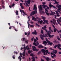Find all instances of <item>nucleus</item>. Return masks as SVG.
Segmentation results:
<instances>
[{"instance_id": "nucleus-8", "label": "nucleus", "mask_w": 61, "mask_h": 61, "mask_svg": "<svg viewBox=\"0 0 61 61\" xmlns=\"http://www.w3.org/2000/svg\"><path fill=\"white\" fill-rule=\"evenodd\" d=\"M56 30H57V32H58V33H61V30L60 31H59L58 30H57V29L56 28H55L54 29V32L56 33Z\"/></svg>"}, {"instance_id": "nucleus-61", "label": "nucleus", "mask_w": 61, "mask_h": 61, "mask_svg": "<svg viewBox=\"0 0 61 61\" xmlns=\"http://www.w3.org/2000/svg\"><path fill=\"white\" fill-rule=\"evenodd\" d=\"M25 35H27V33L26 32H25Z\"/></svg>"}, {"instance_id": "nucleus-28", "label": "nucleus", "mask_w": 61, "mask_h": 61, "mask_svg": "<svg viewBox=\"0 0 61 61\" xmlns=\"http://www.w3.org/2000/svg\"><path fill=\"white\" fill-rule=\"evenodd\" d=\"M22 3H20V6L22 8V9H24V7L22 6Z\"/></svg>"}, {"instance_id": "nucleus-10", "label": "nucleus", "mask_w": 61, "mask_h": 61, "mask_svg": "<svg viewBox=\"0 0 61 61\" xmlns=\"http://www.w3.org/2000/svg\"><path fill=\"white\" fill-rule=\"evenodd\" d=\"M21 40L22 41H25V43H26V44H28V41L27 40L25 41V38H22L21 39Z\"/></svg>"}, {"instance_id": "nucleus-55", "label": "nucleus", "mask_w": 61, "mask_h": 61, "mask_svg": "<svg viewBox=\"0 0 61 61\" xmlns=\"http://www.w3.org/2000/svg\"><path fill=\"white\" fill-rule=\"evenodd\" d=\"M45 35L46 36V37H48V36H47V34H45Z\"/></svg>"}, {"instance_id": "nucleus-48", "label": "nucleus", "mask_w": 61, "mask_h": 61, "mask_svg": "<svg viewBox=\"0 0 61 61\" xmlns=\"http://www.w3.org/2000/svg\"><path fill=\"white\" fill-rule=\"evenodd\" d=\"M34 21H37L38 20H36V18H35L34 19Z\"/></svg>"}, {"instance_id": "nucleus-52", "label": "nucleus", "mask_w": 61, "mask_h": 61, "mask_svg": "<svg viewBox=\"0 0 61 61\" xmlns=\"http://www.w3.org/2000/svg\"><path fill=\"white\" fill-rule=\"evenodd\" d=\"M54 43H56V40H55L54 41H53Z\"/></svg>"}, {"instance_id": "nucleus-53", "label": "nucleus", "mask_w": 61, "mask_h": 61, "mask_svg": "<svg viewBox=\"0 0 61 61\" xmlns=\"http://www.w3.org/2000/svg\"><path fill=\"white\" fill-rule=\"evenodd\" d=\"M9 29H12V27H11L10 26V27H9Z\"/></svg>"}, {"instance_id": "nucleus-38", "label": "nucleus", "mask_w": 61, "mask_h": 61, "mask_svg": "<svg viewBox=\"0 0 61 61\" xmlns=\"http://www.w3.org/2000/svg\"><path fill=\"white\" fill-rule=\"evenodd\" d=\"M58 49H59L60 50H61V48H60V46H59L57 47Z\"/></svg>"}, {"instance_id": "nucleus-58", "label": "nucleus", "mask_w": 61, "mask_h": 61, "mask_svg": "<svg viewBox=\"0 0 61 61\" xmlns=\"http://www.w3.org/2000/svg\"><path fill=\"white\" fill-rule=\"evenodd\" d=\"M41 61H44V60L42 59H41Z\"/></svg>"}, {"instance_id": "nucleus-17", "label": "nucleus", "mask_w": 61, "mask_h": 61, "mask_svg": "<svg viewBox=\"0 0 61 61\" xmlns=\"http://www.w3.org/2000/svg\"><path fill=\"white\" fill-rule=\"evenodd\" d=\"M40 36L42 40H43V39H44V38L42 37H46V36H44V35H40Z\"/></svg>"}, {"instance_id": "nucleus-20", "label": "nucleus", "mask_w": 61, "mask_h": 61, "mask_svg": "<svg viewBox=\"0 0 61 61\" xmlns=\"http://www.w3.org/2000/svg\"><path fill=\"white\" fill-rule=\"evenodd\" d=\"M51 1H55V3H54V4H58L59 3V2H56V0L55 1V0H51Z\"/></svg>"}, {"instance_id": "nucleus-44", "label": "nucleus", "mask_w": 61, "mask_h": 61, "mask_svg": "<svg viewBox=\"0 0 61 61\" xmlns=\"http://www.w3.org/2000/svg\"><path fill=\"white\" fill-rule=\"evenodd\" d=\"M18 11L17 10L16 11V15H18Z\"/></svg>"}, {"instance_id": "nucleus-19", "label": "nucleus", "mask_w": 61, "mask_h": 61, "mask_svg": "<svg viewBox=\"0 0 61 61\" xmlns=\"http://www.w3.org/2000/svg\"><path fill=\"white\" fill-rule=\"evenodd\" d=\"M56 12V16H58V17H59V16H60V15H59V14L57 12V11H55Z\"/></svg>"}, {"instance_id": "nucleus-16", "label": "nucleus", "mask_w": 61, "mask_h": 61, "mask_svg": "<svg viewBox=\"0 0 61 61\" xmlns=\"http://www.w3.org/2000/svg\"><path fill=\"white\" fill-rule=\"evenodd\" d=\"M60 46V47H61V44H58V45H57L56 44L54 46V48H56V47H58V46Z\"/></svg>"}, {"instance_id": "nucleus-6", "label": "nucleus", "mask_w": 61, "mask_h": 61, "mask_svg": "<svg viewBox=\"0 0 61 61\" xmlns=\"http://www.w3.org/2000/svg\"><path fill=\"white\" fill-rule=\"evenodd\" d=\"M49 8H50V9H51V7H53L54 8H56V9H57L56 8V7H55L54 6H53V5H51V3L50 2L49 3Z\"/></svg>"}, {"instance_id": "nucleus-22", "label": "nucleus", "mask_w": 61, "mask_h": 61, "mask_svg": "<svg viewBox=\"0 0 61 61\" xmlns=\"http://www.w3.org/2000/svg\"><path fill=\"white\" fill-rule=\"evenodd\" d=\"M51 55H53L54 56V57L55 58L56 57V54H54L52 52L51 53Z\"/></svg>"}, {"instance_id": "nucleus-4", "label": "nucleus", "mask_w": 61, "mask_h": 61, "mask_svg": "<svg viewBox=\"0 0 61 61\" xmlns=\"http://www.w3.org/2000/svg\"><path fill=\"white\" fill-rule=\"evenodd\" d=\"M42 18L43 19V21L45 22V23H46V24H48V21L47 20H45V19H46V17L42 16H41Z\"/></svg>"}, {"instance_id": "nucleus-35", "label": "nucleus", "mask_w": 61, "mask_h": 61, "mask_svg": "<svg viewBox=\"0 0 61 61\" xmlns=\"http://www.w3.org/2000/svg\"><path fill=\"white\" fill-rule=\"evenodd\" d=\"M18 59H20V61H21V56H19L18 58Z\"/></svg>"}, {"instance_id": "nucleus-57", "label": "nucleus", "mask_w": 61, "mask_h": 61, "mask_svg": "<svg viewBox=\"0 0 61 61\" xmlns=\"http://www.w3.org/2000/svg\"><path fill=\"white\" fill-rule=\"evenodd\" d=\"M33 39H34V37H33V38L31 39L32 41H33Z\"/></svg>"}, {"instance_id": "nucleus-5", "label": "nucleus", "mask_w": 61, "mask_h": 61, "mask_svg": "<svg viewBox=\"0 0 61 61\" xmlns=\"http://www.w3.org/2000/svg\"><path fill=\"white\" fill-rule=\"evenodd\" d=\"M46 40L47 42V43H48V45H50V46H51L53 44V43L52 42H50V41H49L47 39V38H46Z\"/></svg>"}, {"instance_id": "nucleus-37", "label": "nucleus", "mask_w": 61, "mask_h": 61, "mask_svg": "<svg viewBox=\"0 0 61 61\" xmlns=\"http://www.w3.org/2000/svg\"><path fill=\"white\" fill-rule=\"evenodd\" d=\"M57 39L58 40H59V41H61V40L60 39V38H59L58 37H57Z\"/></svg>"}, {"instance_id": "nucleus-40", "label": "nucleus", "mask_w": 61, "mask_h": 61, "mask_svg": "<svg viewBox=\"0 0 61 61\" xmlns=\"http://www.w3.org/2000/svg\"><path fill=\"white\" fill-rule=\"evenodd\" d=\"M42 52L41 51H39V52H38L37 54L38 55H39L40 53H41Z\"/></svg>"}, {"instance_id": "nucleus-9", "label": "nucleus", "mask_w": 61, "mask_h": 61, "mask_svg": "<svg viewBox=\"0 0 61 61\" xmlns=\"http://www.w3.org/2000/svg\"><path fill=\"white\" fill-rule=\"evenodd\" d=\"M33 10H35V11L36 12V14H37V7L36 6V4H35L33 8Z\"/></svg>"}, {"instance_id": "nucleus-31", "label": "nucleus", "mask_w": 61, "mask_h": 61, "mask_svg": "<svg viewBox=\"0 0 61 61\" xmlns=\"http://www.w3.org/2000/svg\"><path fill=\"white\" fill-rule=\"evenodd\" d=\"M22 12H23V16H25V12H24V11H23V10H22Z\"/></svg>"}, {"instance_id": "nucleus-45", "label": "nucleus", "mask_w": 61, "mask_h": 61, "mask_svg": "<svg viewBox=\"0 0 61 61\" xmlns=\"http://www.w3.org/2000/svg\"><path fill=\"white\" fill-rule=\"evenodd\" d=\"M30 26L31 27H34V25H31Z\"/></svg>"}, {"instance_id": "nucleus-64", "label": "nucleus", "mask_w": 61, "mask_h": 61, "mask_svg": "<svg viewBox=\"0 0 61 61\" xmlns=\"http://www.w3.org/2000/svg\"><path fill=\"white\" fill-rule=\"evenodd\" d=\"M60 36V37L61 38V34H60L59 35Z\"/></svg>"}, {"instance_id": "nucleus-2", "label": "nucleus", "mask_w": 61, "mask_h": 61, "mask_svg": "<svg viewBox=\"0 0 61 61\" xmlns=\"http://www.w3.org/2000/svg\"><path fill=\"white\" fill-rule=\"evenodd\" d=\"M38 8L39 9V11L40 14H41L42 12L44 13L45 12H44L42 11H43V9H42V5H41L40 6H39Z\"/></svg>"}, {"instance_id": "nucleus-13", "label": "nucleus", "mask_w": 61, "mask_h": 61, "mask_svg": "<svg viewBox=\"0 0 61 61\" xmlns=\"http://www.w3.org/2000/svg\"><path fill=\"white\" fill-rule=\"evenodd\" d=\"M50 11L51 12V13H49L50 15H54V14H56V13H55V12H53L51 10H50Z\"/></svg>"}, {"instance_id": "nucleus-62", "label": "nucleus", "mask_w": 61, "mask_h": 61, "mask_svg": "<svg viewBox=\"0 0 61 61\" xmlns=\"http://www.w3.org/2000/svg\"><path fill=\"white\" fill-rule=\"evenodd\" d=\"M29 10L30 11H31V10H30V7H29Z\"/></svg>"}, {"instance_id": "nucleus-29", "label": "nucleus", "mask_w": 61, "mask_h": 61, "mask_svg": "<svg viewBox=\"0 0 61 61\" xmlns=\"http://www.w3.org/2000/svg\"><path fill=\"white\" fill-rule=\"evenodd\" d=\"M39 23H40V24L42 23H43V20H41V21H38V24Z\"/></svg>"}, {"instance_id": "nucleus-14", "label": "nucleus", "mask_w": 61, "mask_h": 61, "mask_svg": "<svg viewBox=\"0 0 61 61\" xmlns=\"http://www.w3.org/2000/svg\"><path fill=\"white\" fill-rule=\"evenodd\" d=\"M28 47V45L25 47H24V48H21V50H22L23 49H24V50L25 51V50L27 49Z\"/></svg>"}, {"instance_id": "nucleus-12", "label": "nucleus", "mask_w": 61, "mask_h": 61, "mask_svg": "<svg viewBox=\"0 0 61 61\" xmlns=\"http://www.w3.org/2000/svg\"><path fill=\"white\" fill-rule=\"evenodd\" d=\"M51 33V32H50V31H48L47 35L49 36V37H50V38H51V37H52V36L50 35V34Z\"/></svg>"}, {"instance_id": "nucleus-47", "label": "nucleus", "mask_w": 61, "mask_h": 61, "mask_svg": "<svg viewBox=\"0 0 61 61\" xmlns=\"http://www.w3.org/2000/svg\"><path fill=\"white\" fill-rule=\"evenodd\" d=\"M51 55V56L52 58H54V56H52Z\"/></svg>"}, {"instance_id": "nucleus-50", "label": "nucleus", "mask_w": 61, "mask_h": 61, "mask_svg": "<svg viewBox=\"0 0 61 61\" xmlns=\"http://www.w3.org/2000/svg\"><path fill=\"white\" fill-rule=\"evenodd\" d=\"M20 12H21V14H22V10L21 11V9H20Z\"/></svg>"}, {"instance_id": "nucleus-30", "label": "nucleus", "mask_w": 61, "mask_h": 61, "mask_svg": "<svg viewBox=\"0 0 61 61\" xmlns=\"http://www.w3.org/2000/svg\"><path fill=\"white\" fill-rule=\"evenodd\" d=\"M31 2V0H28V1H27L26 2L28 3V4H30V3Z\"/></svg>"}, {"instance_id": "nucleus-33", "label": "nucleus", "mask_w": 61, "mask_h": 61, "mask_svg": "<svg viewBox=\"0 0 61 61\" xmlns=\"http://www.w3.org/2000/svg\"><path fill=\"white\" fill-rule=\"evenodd\" d=\"M46 44V45H47V42L46 41H43V44Z\"/></svg>"}, {"instance_id": "nucleus-42", "label": "nucleus", "mask_w": 61, "mask_h": 61, "mask_svg": "<svg viewBox=\"0 0 61 61\" xmlns=\"http://www.w3.org/2000/svg\"><path fill=\"white\" fill-rule=\"evenodd\" d=\"M36 18L37 20H41V19L38 17H37Z\"/></svg>"}, {"instance_id": "nucleus-15", "label": "nucleus", "mask_w": 61, "mask_h": 61, "mask_svg": "<svg viewBox=\"0 0 61 61\" xmlns=\"http://www.w3.org/2000/svg\"><path fill=\"white\" fill-rule=\"evenodd\" d=\"M45 12L46 13V14L48 16L49 15V13H48V10H47V9H45Z\"/></svg>"}, {"instance_id": "nucleus-23", "label": "nucleus", "mask_w": 61, "mask_h": 61, "mask_svg": "<svg viewBox=\"0 0 61 61\" xmlns=\"http://www.w3.org/2000/svg\"><path fill=\"white\" fill-rule=\"evenodd\" d=\"M25 50H24V52L22 53V55L23 56H25Z\"/></svg>"}, {"instance_id": "nucleus-3", "label": "nucleus", "mask_w": 61, "mask_h": 61, "mask_svg": "<svg viewBox=\"0 0 61 61\" xmlns=\"http://www.w3.org/2000/svg\"><path fill=\"white\" fill-rule=\"evenodd\" d=\"M38 41L36 40V39H34V43H33V44L34 45L36 46H37L39 45V43L37 42Z\"/></svg>"}, {"instance_id": "nucleus-46", "label": "nucleus", "mask_w": 61, "mask_h": 61, "mask_svg": "<svg viewBox=\"0 0 61 61\" xmlns=\"http://www.w3.org/2000/svg\"><path fill=\"white\" fill-rule=\"evenodd\" d=\"M29 34H30V32H29L28 33V34L27 35V36H28L29 35Z\"/></svg>"}, {"instance_id": "nucleus-60", "label": "nucleus", "mask_w": 61, "mask_h": 61, "mask_svg": "<svg viewBox=\"0 0 61 61\" xmlns=\"http://www.w3.org/2000/svg\"><path fill=\"white\" fill-rule=\"evenodd\" d=\"M54 36V35H52V36H51V37H52V38H53V36Z\"/></svg>"}, {"instance_id": "nucleus-39", "label": "nucleus", "mask_w": 61, "mask_h": 61, "mask_svg": "<svg viewBox=\"0 0 61 61\" xmlns=\"http://www.w3.org/2000/svg\"><path fill=\"white\" fill-rule=\"evenodd\" d=\"M28 21L29 20H28V22H27V23H28V28H29V23L28 22Z\"/></svg>"}, {"instance_id": "nucleus-59", "label": "nucleus", "mask_w": 61, "mask_h": 61, "mask_svg": "<svg viewBox=\"0 0 61 61\" xmlns=\"http://www.w3.org/2000/svg\"><path fill=\"white\" fill-rule=\"evenodd\" d=\"M58 20L59 21V22H61V20H60V19H58Z\"/></svg>"}, {"instance_id": "nucleus-63", "label": "nucleus", "mask_w": 61, "mask_h": 61, "mask_svg": "<svg viewBox=\"0 0 61 61\" xmlns=\"http://www.w3.org/2000/svg\"><path fill=\"white\" fill-rule=\"evenodd\" d=\"M59 54H61V52H59L58 53Z\"/></svg>"}, {"instance_id": "nucleus-24", "label": "nucleus", "mask_w": 61, "mask_h": 61, "mask_svg": "<svg viewBox=\"0 0 61 61\" xmlns=\"http://www.w3.org/2000/svg\"><path fill=\"white\" fill-rule=\"evenodd\" d=\"M28 54H30V53H32V52H33V51L32 50L30 51V50H29L28 51Z\"/></svg>"}, {"instance_id": "nucleus-36", "label": "nucleus", "mask_w": 61, "mask_h": 61, "mask_svg": "<svg viewBox=\"0 0 61 61\" xmlns=\"http://www.w3.org/2000/svg\"><path fill=\"white\" fill-rule=\"evenodd\" d=\"M46 60H47V61H48V60H49V58L47 57L46 59Z\"/></svg>"}, {"instance_id": "nucleus-56", "label": "nucleus", "mask_w": 61, "mask_h": 61, "mask_svg": "<svg viewBox=\"0 0 61 61\" xmlns=\"http://www.w3.org/2000/svg\"><path fill=\"white\" fill-rule=\"evenodd\" d=\"M54 16H55L56 19V15H54Z\"/></svg>"}, {"instance_id": "nucleus-25", "label": "nucleus", "mask_w": 61, "mask_h": 61, "mask_svg": "<svg viewBox=\"0 0 61 61\" xmlns=\"http://www.w3.org/2000/svg\"><path fill=\"white\" fill-rule=\"evenodd\" d=\"M32 34L33 35H36L37 34V33L36 32V31L35 30L34 32L32 33Z\"/></svg>"}, {"instance_id": "nucleus-27", "label": "nucleus", "mask_w": 61, "mask_h": 61, "mask_svg": "<svg viewBox=\"0 0 61 61\" xmlns=\"http://www.w3.org/2000/svg\"><path fill=\"white\" fill-rule=\"evenodd\" d=\"M38 47L39 48H43V47L42 45H40Z\"/></svg>"}, {"instance_id": "nucleus-51", "label": "nucleus", "mask_w": 61, "mask_h": 61, "mask_svg": "<svg viewBox=\"0 0 61 61\" xmlns=\"http://www.w3.org/2000/svg\"><path fill=\"white\" fill-rule=\"evenodd\" d=\"M2 5H4V1H2Z\"/></svg>"}, {"instance_id": "nucleus-32", "label": "nucleus", "mask_w": 61, "mask_h": 61, "mask_svg": "<svg viewBox=\"0 0 61 61\" xmlns=\"http://www.w3.org/2000/svg\"><path fill=\"white\" fill-rule=\"evenodd\" d=\"M49 29L51 31V32H53V30H52V29H51V27H49Z\"/></svg>"}, {"instance_id": "nucleus-54", "label": "nucleus", "mask_w": 61, "mask_h": 61, "mask_svg": "<svg viewBox=\"0 0 61 61\" xmlns=\"http://www.w3.org/2000/svg\"><path fill=\"white\" fill-rule=\"evenodd\" d=\"M26 5H27V6H28V7H29V5H28V4H27V3H26Z\"/></svg>"}, {"instance_id": "nucleus-18", "label": "nucleus", "mask_w": 61, "mask_h": 61, "mask_svg": "<svg viewBox=\"0 0 61 61\" xmlns=\"http://www.w3.org/2000/svg\"><path fill=\"white\" fill-rule=\"evenodd\" d=\"M46 26H45L44 27H42V29H44L45 30V31L46 32H47V30L46 29Z\"/></svg>"}, {"instance_id": "nucleus-21", "label": "nucleus", "mask_w": 61, "mask_h": 61, "mask_svg": "<svg viewBox=\"0 0 61 61\" xmlns=\"http://www.w3.org/2000/svg\"><path fill=\"white\" fill-rule=\"evenodd\" d=\"M53 23L54 24V25H55V24L56 23V20H55V19H53Z\"/></svg>"}, {"instance_id": "nucleus-26", "label": "nucleus", "mask_w": 61, "mask_h": 61, "mask_svg": "<svg viewBox=\"0 0 61 61\" xmlns=\"http://www.w3.org/2000/svg\"><path fill=\"white\" fill-rule=\"evenodd\" d=\"M34 14H35V12L34 11H33L32 13H31V15H34Z\"/></svg>"}, {"instance_id": "nucleus-43", "label": "nucleus", "mask_w": 61, "mask_h": 61, "mask_svg": "<svg viewBox=\"0 0 61 61\" xmlns=\"http://www.w3.org/2000/svg\"><path fill=\"white\" fill-rule=\"evenodd\" d=\"M14 5H15V4H12L11 6L13 7H14Z\"/></svg>"}, {"instance_id": "nucleus-7", "label": "nucleus", "mask_w": 61, "mask_h": 61, "mask_svg": "<svg viewBox=\"0 0 61 61\" xmlns=\"http://www.w3.org/2000/svg\"><path fill=\"white\" fill-rule=\"evenodd\" d=\"M42 4L43 5H42V6L43 7V8H44V9H46V7H47V5H45V4H46V2H43Z\"/></svg>"}, {"instance_id": "nucleus-41", "label": "nucleus", "mask_w": 61, "mask_h": 61, "mask_svg": "<svg viewBox=\"0 0 61 61\" xmlns=\"http://www.w3.org/2000/svg\"><path fill=\"white\" fill-rule=\"evenodd\" d=\"M41 34H44V33L43 32V30H41Z\"/></svg>"}, {"instance_id": "nucleus-49", "label": "nucleus", "mask_w": 61, "mask_h": 61, "mask_svg": "<svg viewBox=\"0 0 61 61\" xmlns=\"http://www.w3.org/2000/svg\"><path fill=\"white\" fill-rule=\"evenodd\" d=\"M35 18V17L34 16H32V20H34Z\"/></svg>"}, {"instance_id": "nucleus-34", "label": "nucleus", "mask_w": 61, "mask_h": 61, "mask_svg": "<svg viewBox=\"0 0 61 61\" xmlns=\"http://www.w3.org/2000/svg\"><path fill=\"white\" fill-rule=\"evenodd\" d=\"M53 53H54V54H56L57 53V51L56 50H55L53 52Z\"/></svg>"}, {"instance_id": "nucleus-11", "label": "nucleus", "mask_w": 61, "mask_h": 61, "mask_svg": "<svg viewBox=\"0 0 61 61\" xmlns=\"http://www.w3.org/2000/svg\"><path fill=\"white\" fill-rule=\"evenodd\" d=\"M32 48L33 51H38V50L36 49L34 46H32Z\"/></svg>"}, {"instance_id": "nucleus-1", "label": "nucleus", "mask_w": 61, "mask_h": 61, "mask_svg": "<svg viewBox=\"0 0 61 61\" xmlns=\"http://www.w3.org/2000/svg\"><path fill=\"white\" fill-rule=\"evenodd\" d=\"M41 51H42V53H44V55H46H46H47V53L49 54H50V53L48 52V51L47 50L46 51L44 49H42L41 50Z\"/></svg>"}]
</instances>
